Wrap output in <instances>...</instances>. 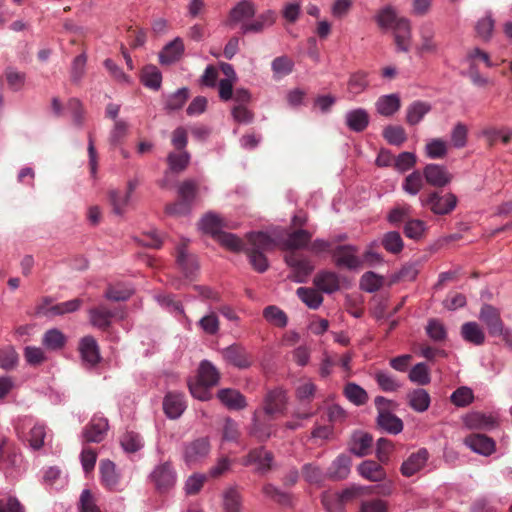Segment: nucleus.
Listing matches in <instances>:
<instances>
[{
	"label": "nucleus",
	"instance_id": "obj_3",
	"mask_svg": "<svg viewBox=\"0 0 512 512\" xmlns=\"http://www.w3.org/2000/svg\"><path fill=\"white\" fill-rule=\"evenodd\" d=\"M420 202L423 207H428L436 215H447L455 209L458 199L453 193L441 195L437 191H432L426 196H421Z\"/></svg>",
	"mask_w": 512,
	"mask_h": 512
},
{
	"label": "nucleus",
	"instance_id": "obj_35",
	"mask_svg": "<svg viewBox=\"0 0 512 512\" xmlns=\"http://www.w3.org/2000/svg\"><path fill=\"white\" fill-rule=\"evenodd\" d=\"M223 227L235 228L236 226H227L218 215L213 213H207L200 221V228L205 233L211 234L215 239L217 234L222 232Z\"/></svg>",
	"mask_w": 512,
	"mask_h": 512
},
{
	"label": "nucleus",
	"instance_id": "obj_5",
	"mask_svg": "<svg viewBox=\"0 0 512 512\" xmlns=\"http://www.w3.org/2000/svg\"><path fill=\"white\" fill-rule=\"evenodd\" d=\"M209 452L210 443L208 438L201 437L185 445L183 458L186 464L192 465L206 458Z\"/></svg>",
	"mask_w": 512,
	"mask_h": 512
},
{
	"label": "nucleus",
	"instance_id": "obj_17",
	"mask_svg": "<svg viewBox=\"0 0 512 512\" xmlns=\"http://www.w3.org/2000/svg\"><path fill=\"white\" fill-rule=\"evenodd\" d=\"M188 246V240L184 239L177 247V257L176 262L184 273L186 277H191L194 275L195 271L198 269V263L196 257L193 255H189L186 251Z\"/></svg>",
	"mask_w": 512,
	"mask_h": 512
},
{
	"label": "nucleus",
	"instance_id": "obj_11",
	"mask_svg": "<svg viewBox=\"0 0 512 512\" xmlns=\"http://www.w3.org/2000/svg\"><path fill=\"white\" fill-rule=\"evenodd\" d=\"M79 352L87 367H94L101 360L99 345L93 336L87 335L80 340Z\"/></svg>",
	"mask_w": 512,
	"mask_h": 512
},
{
	"label": "nucleus",
	"instance_id": "obj_59",
	"mask_svg": "<svg viewBox=\"0 0 512 512\" xmlns=\"http://www.w3.org/2000/svg\"><path fill=\"white\" fill-rule=\"evenodd\" d=\"M167 161L173 172H181L186 169L190 161V154L183 150L180 153H169Z\"/></svg>",
	"mask_w": 512,
	"mask_h": 512
},
{
	"label": "nucleus",
	"instance_id": "obj_60",
	"mask_svg": "<svg viewBox=\"0 0 512 512\" xmlns=\"http://www.w3.org/2000/svg\"><path fill=\"white\" fill-rule=\"evenodd\" d=\"M108 199L113 212L117 215H122L125 212V207L130 201L129 195L122 194L118 190H110L108 192Z\"/></svg>",
	"mask_w": 512,
	"mask_h": 512
},
{
	"label": "nucleus",
	"instance_id": "obj_40",
	"mask_svg": "<svg viewBox=\"0 0 512 512\" xmlns=\"http://www.w3.org/2000/svg\"><path fill=\"white\" fill-rule=\"evenodd\" d=\"M317 386L312 381L301 382L295 390V397L300 405L307 408L313 401Z\"/></svg>",
	"mask_w": 512,
	"mask_h": 512
},
{
	"label": "nucleus",
	"instance_id": "obj_6",
	"mask_svg": "<svg viewBox=\"0 0 512 512\" xmlns=\"http://www.w3.org/2000/svg\"><path fill=\"white\" fill-rule=\"evenodd\" d=\"M222 356L226 362L239 369H247L254 363L253 356L244 347L237 344L223 349Z\"/></svg>",
	"mask_w": 512,
	"mask_h": 512
},
{
	"label": "nucleus",
	"instance_id": "obj_19",
	"mask_svg": "<svg viewBox=\"0 0 512 512\" xmlns=\"http://www.w3.org/2000/svg\"><path fill=\"white\" fill-rule=\"evenodd\" d=\"M351 470V457L346 454L339 455L330 465L326 476L333 481L346 479Z\"/></svg>",
	"mask_w": 512,
	"mask_h": 512
},
{
	"label": "nucleus",
	"instance_id": "obj_55",
	"mask_svg": "<svg viewBox=\"0 0 512 512\" xmlns=\"http://www.w3.org/2000/svg\"><path fill=\"white\" fill-rule=\"evenodd\" d=\"M303 478L310 484H320L327 478L326 474L322 469L312 463H307L302 467L301 470Z\"/></svg>",
	"mask_w": 512,
	"mask_h": 512
},
{
	"label": "nucleus",
	"instance_id": "obj_44",
	"mask_svg": "<svg viewBox=\"0 0 512 512\" xmlns=\"http://www.w3.org/2000/svg\"><path fill=\"white\" fill-rule=\"evenodd\" d=\"M19 356L11 345L0 347V368L6 371L15 369L18 365Z\"/></svg>",
	"mask_w": 512,
	"mask_h": 512
},
{
	"label": "nucleus",
	"instance_id": "obj_57",
	"mask_svg": "<svg viewBox=\"0 0 512 512\" xmlns=\"http://www.w3.org/2000/svg\"><path fill=\"white\" fill-rule=\"evenodd\" d=\"M383 137L391 145L400 146L407 140V135L401 126H387L383 131Z\"/></svg>",
	"mask_w": 512,
	"mask_h": 512
},
{
	"label": "nucleus",
	"instance_id": "obj_64",
	"mask_svg": "<svg viewBox=\"0 0 512 512\" xmlns=\"http://www.w3.org/2000/svg\"><path fill=\"white\" fill-rule=\"evenodd\" d=\"M403 190L410 194V195H416L423 187V179L422 175L419 171H414L411 174H409L404 182H403Z\"/></svg>",
	"mask_w": 512,
	"mask_h": 512
},
{
	"label": "nucleus",
	"instance_id": "obj_8",
	"mask_svg": "<svg viewBox=\"0 0 512 512\" xmlns=\"http://www.w3.org/2000/svg\"><path fill=\"white\" fill-rule=\"evenodd\" d=\"M287 401V394L283 389L271 390L264 400V412L272 418L275 415H283L287 409Z\"/></svg>",
	"mask_w": 512,
	"mask_h": 512
},
{
	"label": "nucleus",
	"instance_id": "obj_63",
	"mask_svg": "<svg viewBox=\"0 0 512 512\" xmlns=\"http://www.w3.org/2000/svg\"><path fill=\"white\" fill-rule=\"evenodd\" d=\"M198 191V185L194 180H185L179 185L178 197L192 205Z\"/></svg>",
	"mask_w": 512,
	"mask_h": 512
},
{
	"label": "nucleus",
	"instance_id": "obj_51",
	"mask_svg": "<svg viewBox=\"0 0 512 512\" xmlns=\"http://www.w3.org/2000/svg\"><path fill=\"white\" fill-rule=\"evenodd\" d=\"M344 394L353 404L360 406L368 401L367 392L355 383H348L344 388Z\"/></svg>",
	"mask_w": 512,
	"mask_h": 512
},
{
	"label": "nucleus",
	"instance_id": "obj_23",
	"mask_svg": "<svg viewBox=\"0 0 512 512\" xmlns=\"http://www.w3.org/2000/svg\"><path fill=\"white\" fill-rule=\"evenodd\" d=\"M419 33L421 39V44L418 48L419 52L436 54L438 52L439 46L437 42L434 40L435 31L432 24H422Z\"/></svg>",
	"mask_w": 512,
	"mask_h": 512
},
{
	"label": "nucleus",
	"instance_id": "obj_7",
	"mask_svg": "<svg viewBox=\"0 0 512 512\" xmlns=\"http://www.w3.org/2000/svg\"><path fill=\"white\" fill-rule=\"evenodd\" d=\"M357 248L351 245L338 246L333 251L334 261L337 267H345L355 270L362 266L363 261L356 256Z\"/></svg>",
	"mask_w": 512,
	"mask_h": 512
},
{
	"label": "nucleus",
	"instance_id": "obj_33",
	"mask_svg": "<svg viewBox=\"0 0 512 512\" xmlns=\"http://www.w3.org/2000/svg\"><path fill=\"white\" fill-rule=\"evenodd\" d=\"M81 305H82V300L76 298V299H72V300H69L66 302L56 304V305L50 307L49 309H46L44 305H40L38 307V313L43 314V315H49V314L62 315L65 313H71V312L78 310L81 307Z\"/></svg>",
	"mask_w": 512,
	"mask_h": 512
},
{
	"label": "nucleus",
	"instance_id": "obj_27",
	"mask_svg": "<svg viewBox=\"0 0 512 512\" xmlns=\"http://www.w3.org/2000/svg\"><path fill=\"white\" fill-rule=\"evenodd\" d=\"M358 472L362 477L373 482L382 481L386 477L383 467L373 460L363 461L358 466Z\"/></svg>",
	"mask_w": 512,
	"mask_h": 512
},
{
	"label": "nucleus",
	"instance_id": "obj_29",
	"mask_svg": "<svg viewBox=\"0 0 512 512\" xmlns=\"http://www.w3.org/2000/svg\"><path fill=\"white\" fill-rule=\"evenodd\" d=\"M376 110L383 116H392L401 107V100L397 94L381 96L376 102Z\"/></svg>",
	"mask_w": 512,
	"mask_h": 512
},
{
	"label": "nucleus",
	"instance_id": "obj_1",
	"mask_svg": "<svg viewBox=\"0 0 512 512\" xmlns=\"http://www.w3.org/2000/svg\"><path fill=\"white\" fill-rule=\"evenodd\" d=\"M248 246L245 254L248 257L250 265L258 273H264L269 268L266 252L275 248V241L264 232H249L246 234Z\"/></svg>",
	"mask_w": 512,
	"mask_h": 512
},
{
	"label": "nucleus",
	"instance_id": "obj_12",
	"mask_svg": "<svg viewBox=\"0 0 512 512\" xmlns=\"http://www.w3.org/2000/svg\"><path fill=\"white\" fill-rule=\"evenodd\" d=\"M273 455L271 452L266 451L263 447L251 450L248 455L243 459V465L249 466L252 464L257 465V472L265 474L271 469Z\"/></svg>",
	"mask_w": 512,
	"mask_h": 512
},
{
	"label": "nucleus",
	"instance_id": "obj_41",
	"mask_svg": "<svg viewBox=\"0 0 512 512\" xmlns=\"http://www.w3.org/2000/svg\"><path fill=\"white\" fill-rule=\"evenodd\" d=\"M399 18L395 8L390 5L380 9L375 16V20L381 29H393Z\"/></svg>",
	"mask_w": 512,
	"mask_h": 512
},
{
	"label": "nucleus",
	"instance_id": "obj_58",
	"mask_svg": "<svg viewBox=\"0 0 512 512\" xmlns=\"http://www.w3.org/2000/svg\"><path fill=\"white\" fill-rule=\"evenodd\" d=\"M367 73L364 71H357L351 74L348 81V90L353 95L362 93L368 86Z\"/></svg>",
	"mask_w": 512,
	"mask_h": 512
},
{
	"label": "nucleus",
	"instance_id": "obj_37",
	"mask_svg": "<svg viewBox=\"0 0 512 512\" xmlns=\"http://www.w3.org/2000/svg\"><path fill=\"white\" fill-rule=\"evenodd\" d=\"M465 425L469 429L487 430L495 426V419L480 412L468 414L464 419Z\"/></svg>",
	"mask_w": 512,
	"mask_h": 512
},
{
	"label": "nucleus",
	"instance_id": "obj_2",
	"mask_svg": "<svg viewBox=\"0 0 512 512\" xmlns=\"http://www.w3.org/2000/svg\"><path fill=\"white\" fill-rule=\"evenodd\" d=\"M284 260L291 268V274L288 276L294 282L305 283L314 270L312 262L298 251H289Z\"/></svg>",
	"mask_w": 512,
	"mask_h": 512
},
{
	"label": "nucleus",
	"instance_id": "obj_26",
	"mask_svg": "<svg viewBox=\"0 0 512 512\" xmlns=\"http://www.w3.org/2000/svg\"><path fill=\"white\" fill-rule=\"evenodd\" d=\"M108 422L104 418L92 419L84 430V438L87 442H101L107 432Z\"/></svg>",
	"mask_w": 512,
	"mask_h": 512
},
{
	"label": "nucleus",
	"instance_id": "obj_36",
	"mask_svg": "<svg viewBox=\"0 0 512 512\" xmlns=\"http://www.w3.org/2000/svg\"><path fill=\"white\" fill-rule=\"evenodd\" d=\"M407 397L410 407L416 412H425L430 406V395L425 389H414Z\"/></svg>",
	"mask_w": 512,
	"mask_h": 512
},
{
	"label": "nucleus",
	"instance_id": "obj_47",
	"mask_svg": "<svg viewBox=\"0 0 512 512\" xmlns=\"http://www.w3.org/2000/svg\"><path fill=\"white\" fill-rule=\"evenodd\" d=\"M381 244L384 249L392 254H399L404 247L402 237L397 231H390L383 235Z\"/></svg>",
	"mask_w": 512,
	"mask_h": 512
},
{
	"label": "nucleus",
	"instance_id": "obj_48",
	"mask_svg": "<svg viewBox=\"0 0 512 512\" xmlns=\"http://www.w3.org/2000/svg\"><path fill=\"white\" fill-rule=\"evenodd\" d=\"M294 62L288 56L276 57L271 63L274 78H282L292 73Z\"/></svg>",
	"mask_w": 512,
	"mask_h": 512
},
{
	"label": "nucleus",
	"instance_id": "obj_39",
	"mask_svg": "<svg viewBox=\"0 0 512 512\" xmlns=\"http://www.w3.org/2000/svg\"><path fill=\"white\" fill-rule=\"evenodd\" d=\"M220 378V373L216 367L209 361L201 362L198 369V381L208 386H215Z\"/></svg>",
	"mask_w": 512,
	"mask_h": 512
},
{
	"label": "nucleus",
	"instance_id": "obj_46",
	"mask_svg": "<svg viewBox=\"0 0 512 512\" xmlns=\"http://www.w3.org/2000/svg\"><path fill=\"white\" fill-rule=\"evenodd\" d=\"M447 152L448 143L441 138H433L425 146L426 156L430 159H442Z\"/></svg>",
	"mask_w": 512,
	"mask_h": 512
},
{
	"label": "nucleus",
	"instance_id": "obj_28",
	"mask_svg": "<svg viewBox=\"0 0 512 512\" xmlns=\"http://www.w3.org/2000/svg\"><path fill=\"white\" fill-rule=\"evenodd\" d=\"M345 119L349 129L354 132H362L369 124V115L367 111L362 108L349 111Z\"/></svg>",
	"mask_w": 512,
	"mask_h": 512
},
{
	"label": "nucleus",
	"instance_id": "obj_42",
	"mask_svg": "<svg viewBox=\"0 0 512 512\" xmlns=\"http://www.w3.org/2000/svg\"><path fill=\"white\" fill-rule=\"evenodd\" d=\"M296 294L310 309L319 308L323 302V296L319 290L313 288L299 287Z\"/></svg>",
	"mask_w": 512,
	"mask_h": 512
},
{
	"label": "nucleus",
	"instance_id": "obj_25",
	"mask_svg": "<svg viewBox=\"0 0 512 512\" xmlns=\"http://www.w3.org/2000/svg\"><path fill=\"white\" fill-rule=\"evenodd\" d=\"M184 52V43L181 38H175L169 42L160 52L159 61L161 64H172L180 59Z\"/></svg>",
	"mask_w": 512,
	"mask_h": 512
},
{
	"label": "nucleus",
	"instance_id": "obj_32",
	"mask_svg": "<svg viewBox=\"0 0 512 512\" xmlns=\"http://www.w3.org/2000/svg\"><path fill=\"white\" fill-rule=\"evenodd\" d=\"M461 336L469 343L480 346L485 342V333L476 322H466L461 327Z\"/></svg>",
	"mask_w": 512,
	"mask_h": 512
},
{
	"label": "nucleus",
	"instance_id": "obj_10",
	"mask_svg": "<svg viewBox=\"0 0 512 512\" xmlns=\"http://www.w3.org/2000/svg\"><path fill=\"white\" fill-rule=\"evenodd\" d=\"M151 479L158 490L166 491L174 486L176 472L169 462H165L155 467L151 473Z\"/></svg>",
	"mask_w": 512,
	"mask_h": 512
},
{
	"label": "nucleus",
	"instance_id": "obj_54",
	"mask_svg": "<svg viewBox=\"0 0 512 512\" xmlns=\"http://www.w3.org/2000/svg\"><path fill=\"white\" fill-rule=\"evenodd\" d=\"M383 285V277L372 271L364 273L360 279V288L366 292L373 293L378 291Z\"/></svg>",
	"mask_w": 512,
	"mask_h": 512
},
{
	"label": "nucleus",
	"instance_id": "obj_45",
	"mask_svg": "<svg viewBox=\"0 0 512 512\" xmlns=\"http://www.w3.org/2000/svg\"><path fill=\"white\" fill-rule=\"evenodd\" d=\"M66 337L58 329H50L43 335L42 344L49 350H60L65 346Z\"/></svg>",
	"mask_w": 512,
	"mask_h": 512
},
{
	"label": "nucleus",
	"instance_id": "obj_61",
	"mask_svg": "<svg viewBox=\"0 0 512 512\" xmlns=\"http://www.w3.org/2000/svg\"><path fill=\"white\" fill-rule=\"evenodd\" d=\"M242 498L236 487L229 488L224 494L225 512H240Z\"/></svg>",
	"mask_w": 512,
	"mask_h": 512
},
{
	"label": "nucleus",
	"instance_id": "obj_22",
	"mask_svg": "<svg viewBox=\"0 0 512 512\" xmlns=\"http://www.w3.org/2000/svg\"><path fill=\"white\" fill-rule=\"evenodd\" d=\"M275 13L271 10L259 15L255 20L251 22H244L241 25V33H260L265 27L271 26L275 22Z\"/></svg>",
	"mask_w": 512,
	"mask_h": 512
},
{
	"label": "nucleus",
	"instance_id": "obj_52",
	"mask_svg": "<svg viewBox=\"0 0 512 512\" xmlns=\"http://www.w3.org/2000/svg\"><path fill=\"white\" fill-rule=\"evenodd\" d=\"M162 75L156 66L149 65L143 68L142 82L146 87L158 90L161 86Z\"/></svg>",
	"mask_w": 512,
	"mask_h": 512
},
{
	"label": "nucleus",
	"instance_id": "obj_15",
	"mask_svg": "<svg viewBox=\"0 0 512 512\" xmlns=\"http://www.w3.org/2000/svg\"><path fill=\"white\" fill-rule=\"evenodd\" d=\"M255 15V7L249 0H242L229 13L226 24L233 28L238 23L248 22Z\"/></svg>",
	"mask_w": 512,
	"mask_h": 512
},
{
	"label": "nucleus",
	"instance_id": "obj_20",
	"mask_svg": "<svg viewBox=\"0 0 512 512\" xmlns=\"http://www.w3.org/2000/svg\"><path fill=\"white\" fill-rule=\"evenodd\" d=\"M100 475H101V483L108 490H116L120 476L116 471L115 464L110 460H101L99 465Z\"/></svg>",
	"mask_w": 512,
	"mask_h": 512
},
{
	"label": "nucleus",
	"instance_id": "obj_56",
	"mask_svg": "<svg viewBox=\"0 0 512 512\" xmlns=\"http://www.w3.org/2000/svg\"><path fill=\"white\" fill-rule=\"evenodd\" d=\"M321 502L328 512H345V504L338 493L324 492Z\"/></svg>",
	"mask_w": 512,
	"mask_h": 512
},
{
	"label": "nucleus",
	"instance_id": "obj_49",
	"mask_svg": "<svg viewBox=\"0 0 512 512\" xmlns=\"http://www.w3.org/2000/svg\"><path fill=\"white\" fill-rule=\"evenodd\" d=\"M216 240L224 247L233 252L245 251L246 246L241 238L235 234L228 232H221L217 234Z\"/></svg>",
	"mask_w": 512,
	"mask_h": 512
},
{
	"label": "nucleus",
	"instance_id": "obj_9",
	"mask_svg": "<svg viewBox=\"0 0 512 512\" xmlns=\"http://www.w3.org/2000/svg\"><path fill=\"white\" fill-rule=\"evenodd\" d=\"M479 319L486 325L489 334L493 337L500 336L505 328L499 310L492 305L485 304L481 307Z\"/></svg>",
	"mask_w": 512,
	"mask_h": 512
},
{
	"label": "nucleus",
	"instance_id": "obj_4",
	"mask_svg": "<svg viewBox=\"0 0 512 512\" xmlns=\"http://www.w3.org/2000/svg\"><path fill=\"white\" fill-rule=\"evenodd\" d=\"M115 317L124 319V310H110L105 305H99L89 310V318L91 324L103 331H106L111 326V320Z\"/></svg>",
	"mask_w": 512,
	"mask_h": 512
},
{
	"label": "nucleus",
	"instance_id": "obj_13",
	"mask_svg": "<svg viewBox=\"0 0 512 512\" xmlns=\"http://www.w3.org/2000/svg\"><path fill=\"white\" fill-rule=\"evenodd\" d=\"M313 284L320 292L327 294L338 291L341 286L339 275L330 270L319 271L313 279Z\"/></svg>",
	"mask_w": 512,
	"mask_h": 512
},
{
	"label": "nucleus",
	"instance_id": "obj_14",
	"mask_svg": "<svg viewBox=\"0 0 512 512\" xmlns=\"http://www.w3.org/2000/svg\"><path fill=\"white\" fill-rule=\"evenodd\" d=\"M423 175L427 183L434 187H444L452 180V175L444 166L433 163L425 166Z\"/></svg>",
	"mask_w": 512,
	"mask_h": 512
},
{
	"label": "nucleus",
	"instance_id": "obj_31",
	"mask_svg": "<svg viewBox=\"0 0 512 512\" xmlns=\"http://www.w3.org/2000/svg\"><path fill=\"white\" fill-rule=\"evenodd\" d=\"M218 398L229 409L241 410L246 407L245 397L233 389H221L218 391Z\"/></svg>",
	"mask_w": 512,
	"mask_h": 512
},
{
	"label": "nucleus",
	"instance_id": "obj_21",
	"mask_svg": "<svg viewBox=\"0 0 512 512\" xmlns=\"http://www.w3.org/2000/svg\"><path fill=\"white\" fill-rule=\"evenodd\" d=\"M185 408L186 405L182 394L170 392L163 400L164 412L171 419L180 417Z\"/></svg>",
	"mask_w": 512,
	"mask_h": 512
},
{
	"label": "nucleus",
	"instance_id": "obj_34",
	"mask_svg": "<svg viewBox=\"0 0 512 512\" xmlns=\"http://www.w3.org/2000/svg\"><path fill=\"white\" fill-rule=\"evenodd\" d=\"M379 427L390 434H399L403 430L402 420L391 412L380 413L377 417Z\"/></svg>",
	"mask_w": 512,
	"mask_h": 512
},
{
	"label": "nucleus",
	"instance_id": "obj_24",
	"mask_svg": "<svg viewBox=\"0 0 512 512\" xmlns=\"http://www.w3.org/2000/svg\"><path fill=\"white\" fill-rule=\"evenodd\" d=\"M372 443L373 437L370 434L362 431L355 432L350 442V451L359 457H363L370 453Z\"/></svg>",
	"mask_w": 512,
	"mask_h": 512
},
{
	"label": "nucleus",
	"instance_id": "obj_38",
	"mask_svg": "<svg viewBox=\"0 0 512 512\" xmlns=\"http://www.w3.org/2000/svg\"><path fill=\"white\" fill-rule=\"evenodd\" d=\"M431 110V105L423 101H414L407 108L406 121L410 125L418 124Z\"/></svg>",
	"mask_w": 512,
	"mask_h": 512
},
{
	"label": "nucleus",
	"instance_id": "obj_62",
	"mask_svg": "<svg viewBox=\"0 0 512 512\" xmlns=\"http://www.w3.org/2000/svg\"><path fill=\"white\" fill-rule=\"evenodd\" d=\"M189 98V91L187 88H181L175 93L169 95L166 99L165 107L168 110L181 109Z\"/></svg>",
	"mask_w": 512,
	"mask_h": 512
},
{
	"label": "nucleus",
	"instance_id": "obj_50",
	"mask_svg": "<svg viewBox=\"0 0 512 512\" xmlns=\"http://www.w3.org/2000/svg\"><path fill=\"white\" fill-rule=\"evenodd\" d=\"M47 434V427L42 423H35L33 427L29 431L28 442L32 449L39 450L41 449L45 442V437Z\"/></svg>",
	"mask_w": 512,
	"mask_h": 512
},
{
	"label": "nucleus",
	"instance_id": "obj_53",
	"mask_svg": "<svg viewBox=\"0 0 512 512\" xmlns=\"http://www.w3.org/2000/svg\"><path fill=\"white\" fill-rule=\"evenodd\" d=\"M264 318L271 324L283 328L287 325V315L283 310L276 306H268L263 311Z\"/></svg>",
	"mask_w": 512,
	"mask_h": 512
},
{
	"label": "nucleus",
	"instance_id": "obj_30",
	"mask_svg": "<svg viewBox=\"0 0 512 512\" xmlns=\"http://www.w3.org/2000/svg\"><path fill=\"white\" fill-rule=\"evenodd\" d=\"M312 234L304 229H298L288 235L283 242V247L290 251H297L304 248L311 241Z\"/></svg>",
	"mask_w": 512,
	"mask_h": 512
},
{
	"label": "nucleus",
	"instance_id": "obj_18",
	"mask_svg": "<svg viewBox=\"0 0 512 512\" xmlns=\"http://www.w3.org/2000/svg\"><path fill=\"white\" fill-rule=\"evenodd\" d=\"M465 445L476 453L488 456L495 450V442L484 434H471L464 439Z\"/></svg>",
	"mask_w": 512,
	"mask_h": 512
},
{
	"label": "nucleus",
	"instance_id": "obj_16",
	"mask_svg": "<svg viewBox=\"0 0 512 512\" xmlns=\"http://www.w3.org/2000/svg\"><path fill=\"white\" fill-rule=\"evenodd\" d=\"M429 459V453L425 448L412 453L401 465V473L405 477H411L420 471Z\"/></svg>",
	"mask_w": 512,
	"mask_h": 512
},
{
	"label": "nucleus",
	"instance_id": "obj_43",
	"mask_svg": "<svg viewBox=\"0 0 512 512\" xmlns=\"http://www.w3.org/2000/svg\"><path fill=\"white\" fill-rule=\"evenodd\" d=\"M409 380L420 386L428 385L431 382L430 369L426 363L420 362L409 371Z\"/></svg>",
	"mask_w": 512,
	"mask_h": 512
}]
</instances>
